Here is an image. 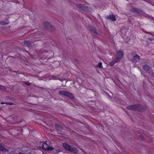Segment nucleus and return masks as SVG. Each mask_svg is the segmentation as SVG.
I'll return each mask as SVG.
<instances>
[{
	"mask_svg": "<svg viewBox=\"0 0 154 154\" xmlns=\"http://www.w3.org/2000/svg\"><path fill=\"white\" fill-rule=\"evenodd\" d=\"M63 147L66 149L74 153H76L78 152V149L76 148L73 147L67 143H64L63 144Z\"/></svg>",
	"mask_w": 154,
	"mask_h": 154,
	"instance_id": "1",
	"label": "nucleus"
},
{
	"mask_svg": "<svg viewBox=\"0 0 154 154\" xmlns=\"http://www.w3.org/2000/svg\"><path fill=\"white\" fill-rule=\"evenodd\" d=\"M59 93L61 95H64L71 98H73V96L68 91L63 90L59 91Z\"/></svg>",
	"mask_w": 154,
	"mask_h": 154,
	"instance_id": "2",
	"label": "nucleus"
},
{
	"mask_svg": "<svg viewBox=\"0 0 154 154\" xmlns=\"http://www.w3.org/2000/svg\"><path fill=\"white\" fill-rule=\"evenodd\" d=\"M143 68L145 71L149 73L150 75H153V72L152 69L149 65L145 64L143 66Z\"/></svg>",
	"mask_w": 154,
	"mask_h": 154,
	"instance_id": "3",
	"label": "nucleus"
},
{
	"mask_svg": "<svg viewBox=\"0 0 154 154\" xmlns=\"http://www.w3.org/2000/svg\"><path fill=\"white\" fill-rule=\"evenodd\" d=\"M76 6L78 8L84 11H88L89 7L84 5L77 4L76 5Z\"/></svg>",
	"mask_w": 154,
	"mask_h": 154,
	"instance_id": "4",
	"label": "nucleus"
},
{
	"mask_svg": "<svg viewBox=\"0 0 154 154\" xmlns=\"http://www.w3.org/2000/svg\"><path fill=\"white\" fill-rule=\"evenodd\" d=\"M137 106L136 110L139 112H143L146 110V107L145 106L140 104H137Z\"/></svg>",
	"mask_w": 154,
	"mask_h": 154,
	"instance_id": "5",
	"label": "nucleus"
},
{
	"mask_svg": "<svg viewBox=\"0 0 154 154\" xmlns=\"http://www.w3.org/2000/svg\"><path fill=\"white\" fill-rule=\"evenodd\" d=\"M44 26L45 28L47 30H51V29L53 26L51 24L48 22H45L44 23Z\"/></svg>",
	"mask_w": 154,
	"mask_h": 154,
	"instance_id": "6",
	"label": "nucleus"
},
{
	"mask_svg": "<svg viewBox=\"0 0 154 154\" xmlns=\"http://www.w3.org/2000/svg\"><path fill=\"white\" fill-rule=\"evenodd\" d=\"M117 57L115 60H120L123 57V52L122 51H120L117 54Z\"/></svg>",
	"mask_w": 154,
	"mask_h": 154,
	"instance_id": "7",
	"label": "nucleus"
},
{
	"mask_svg": "<svg viewBox=\"0 0 154 154\" xmlns=\"http://www.w3.org/2000/svg\"><path fill=\"white\" fill-rule=\"evenodd\" d=\"M42 149L45 150H48L49 151L52 150L53 149L52 147H50L45 143H44Z\"/></svg>",
	"mask_w": 154,
	"mask_h": 154,
	"instance_id": "8",
	"label": "nucleus"
},
{
	"mask_svg": "<svg viewBox=\"0 0 154 154\" xmlns=\"http://www.w3.org/2000/svg\"><path fill=\"white\" fill-rule=\"evenodd\" d=\"M137 104L131 105L126 107V108L127 109L129 110H136Z\"/></svg>",
	"mask_w": 154,
	"mask_h": 154,
	"instance_id": "9",
	"label": "nucleus"
},
{
	"mask_svg": "<svg viewBox=\"0 0 154 154\" xmlns=\"http://www.w3.org/2000/svg\"><path fill=\"white\" fill-rule=\"evenodd\" d=\"M140 59V57L138 55H135L134 56L133 58L131 59V61L133 63H136L139 61Z\"/></svg>",
	"mask_w": 154,
	"mask_h": 154,
	"instance_id": "10",
	"label": "nucleus"
},
{
	"mask_svg": "<svg viewBox=\"0 0 154 154\" xmlns=\"http://www.w3.org/2000/svg\"><path fill=\"white\" fill-rule=\"evenodd\" d=\"M115 16L113 14L109 15L106 17V18L108 20H110L112 21H115L116 20Z\"/></svg>",
	"mask_w": 154,
	"mask_h": 154,
	"instance_id": "11",
	"label": "nucleus"
},
{
	"mask_svg": "<svg viewBox=\"0 0 154 154\" xmlns=\"http://www.w3.org/2000/svg\"><path fill=\"white\" fill-rule=\"evenodd\" d=\"M24 43L25 45L28 47L29 48H32V46L31 43L30 41H24Z\"/></svg>",
	"mask_w": 154,
	"mask_h": 154,
	"instance_id": "12",
	"label": "nucleus"
},
{
	"mask_svg": "<svg viewBox=\"0 0 154 154\" xmlns=\"http://www.w3.org/2000/svg\"><path fill=\"white\" fill-rule=\"evenodd\" d=\"M0 150L2 151L4 153L8 152L9 151L8 150L5 149L1 144H0Z\"/></svg>",
	"mask_w": 154,
	"mask_h": 154,
	"instance_id": "13",
	"label": "nucleus"
},
{
	"mask_svg": "<svg viewBox=\"0 0 154 154\" xmlns=\"http://www.w3.org/2000/svg\"><path fill=\"white\" fill-rule=\"evenodd\" d=\"M55 127L56 129L59 131H61L63 129L62 126L59 124H56L55 125Z\"/></svg>",
	"mask_w": 154,
	"mask_h": 154,
	"instance_id": "14",
	"label": "nucleus"
},
{
	"mask_svg": "<svg viewBox=\"0 0 154 154\" xmlns=\"http://www.w3.org/2000/svg\"><path fill=\"white\" fill-rule=\"evenodd\" d=\"M89 29L90 30L92 31L93 32L97 34V33L96 31V30L95 28H93L92 26H89Z\"/></svg>",
	"mask_w": 154,
	"mask_h": 154,
	"instance_id": "15",
	"label": "nucleus"
},
{
	"mask_svg": "<svg viewBox=\"0 0 154 154\" xmlns=\"http://www.w3.org/2000/svg\"><path fill=\"white\" fill-rule=\"evenodd\" d=\"M9 22L8 19L6 20V21H2L0 22V24L2 25H5L8 24Z\"/></svg>",
	"mask_w": 154,
	"mask_h": 154,
	"instance_id": "16",
	"label": "nucleus"
},
{
	"mask_svg": "<svg viewBox=\"0 0 154 154\" xmlns=\"http://www.w3.org/2000/svg\"><path fill=\"white\" fill-rule=\"evenodd\" d=\"M0 89L3 91H7L5 87L2 85H0Z\"/></svg>",
	"mask_w": 154,
	"mask_h": 154,
	"instance_id": "17",
	"label": "nucleus"
},
{
	"mask_svg": "<svg viewBox=\"0 0 154 154\" xmlns=\"http://www.w3.org/2000/svg\"><path fill=\"white\" fill-rule=\"evenodd\" d=\"M139 9L137 8H133L131 9V11L134 13H138Z\"/></svg>",
	"mask_w": 154,
	"mask_h": 154,
	"instance_id": "18",
	"label": "nucleus"
},
{
	"mask_svg": "<svg viewBox=\"0 0 154 154\" xmlns=\"http://www.w3.org/2000/svg\"><path fill=\"white\" fill-rule=\"evenodd\" d=\"M115 60L114 61H111L109 65L111 66H113L116 62H117L118 60Z\"/></svg>",
	"mask_w": 154,
	"mask_h": 154,
	"instance_id": "19",
	"label": "nucleus"
},
{
	"mask_svg": "<svg viewBox=\"0 0 154 154\" xmlns=\"http://www.w3.org/2000/svg\"><path fill=\"white\" fill-rule=\"evenodd\" d=\"M41 52L44 55H46V57H47V56H48V53L45 51L42 50Z\"/></svg>",
	"mask_w": 154,
	"mask_h": 154,
	"instance_id": "20",
	"label": "nucleus"
},
{
	"mask_svg": "<svg viewBox=\"0 0 154 154\" xmlns=\"http://www.w3.org/2000/svg\"><path fill=\"white\" fill-rule=\"evenodd\" d=\"M44 143L42 142H40L39 144V147L41 148H42Z\"/></svg>",
	"mask_w": 154,
	"mask_h": 154,
	"instance_id": "21",
	"label": "nucleus"
},
{
	"mask_svg": "<svg viewBox=\"0 0 154 154\" xmlns=\"http://www.w3.org/2000/svg\"><path fill=\"white\" fill-rule=\"evenodd\" d=\"M97 66L99 68H102L103 67V66L102 65V63H98V64L97 65Z\"/></svg>",
	"mask_w": 154,
	"mask_h": 154,
	"instance_id": "22",
	"label": "nucleus"
},
{
	"mask_svg": "<svg viewBox=\"0 0 154 154\" xmlns=\"http://www.w3.org/2000/svg\"><path fill=\"white\" fill-rule=\"evenodd\" d=\"M137 13L140 14H144V12L143 11L140 9H139Z\"/></svg>",
	"mask_w": 154,
	"mask_h": 154,
	"instance_id": "23",
	"label": "nucleus"
},
{
	"mask_svg": "<svg viewBox=\"0 0 154 154\" xmlns=\"http://www.w3.org/2000/svg\"><path fill=\"white\" fill-rule=\"evenodd\" d=\"M56 151L57 152V154H63L64 153L63 151L60 150H57Z\"/></svg>",
	"mask_w": 154,
	"mask_h": 154,
	"instance_id": "24",
	"label": "nucleus"
},
{
	"mask_svg": "<svg viewBox=\"0 0 154 154\" xmlns=\"http://www.w3.org/2000/svg\"><path fill=\"white\" fill-rule=\"evenodd\" d=\"M4 103H4V102H2V103H1V104H4ZM5 104H9L10 105H12L14 104L12 103H5Z\"/></svg>",
	"mask_w": 154,
	"mask_h": 154,
	"instance_id": "25",
	"label": "nucleus"
},
{
	"mask_svg": "<svg viewBox=\"0 0 154 154\" xmlns=\"http://www.w3.org/2000/svg\"><path fill=\"white\" fill-rule=\"evenodd\" d=\"M24 83L28 86H30V83H28L27 82H25Z\"/></svg>",
	"mask_w": 154,
	"mask_h": 154,
	"instance_id": "26",
	"label": "nucleus"
},
{
	"mask_svg": "<svg viewBox=\"0 0 154 154\" xmlns=\"http://www.w3.org/2000/svg\"><path fill=\"white\" fill-rule=\"evenodd\" d=\"M146 17H149V18H151V17L150 16H149V15H148L147 14V15Z\"/></svg>",
	"mask_w": 154,
	"mask_h": 154,
	"instance_id": "27",
	"label": "nucleus"
},
{
	"mask_svg": "<svg viewBox=\"0 0 154 154\" xmlns=\"http://www.w3.org/2000/svg\"><path fill=\"white\" fill-rule=\"evenodd\" d=\"M130 54L132 56H133L134 55V53H131Z\"/></svg>",
	"mask_w": 154,
	"mask_h": 154,
	"instance_id": "28",
	"label": "nucleus"
},
{
	"mask_svg": "<svg viewBox=\"0 0 154 154\" xmlns=\"http://www.w3.org/2000/svg\"><path fill=\"white\" fill-rule=\"evenodd\" d=\"M52 55L51 56H50V57H47V58H49V59L51 58V57H52Z\"/></svg>",
	"mask_w": 154,
	"mask_h": 154,
	"instance_id": "29",
	"label": "nucleus"
},
{
	"mask_svg": "<svg viewBox=\"0 0 154 154\" xmlns=\"http://www.w3.org/2000/svg\"><path fill=\"white\" fill-rule=\"evenodd\" d=\"M145 32L146 33H148V34H150V32Z\"/></svg>",
	"mask_w": 154,
	"mask_h": 154,
	"instance_id": "30",
	"label": "nucleus"
},
{
	"mask_svg": "<svg viewBox=\"0 0 154 154\" xmlns=\"http://www.w3.org/2000/svg\"><path fill=\"white\" fill-rule=\"evenodd\" d=\"M148 39L149 40H150L151 41H152V39L150 38H148Z\"/></svg>",
	"mask_w": 154,
	"mask_h": 154,
	"instance_id": "31",
	"label": "nucleus"
},
{
	"mask_svg": "<svg viewBox=\"0 0 154 154\" xmlns=\"http://www.w3.org/2000/svg\"><path fill=\"white\" fill-rule=\"evenodd\" d=\"M51 53L52 54H53V53H52V52H51Z\"/></svg>",
	"mask_w": 154,
	"mask_h": 154,
	"instance_id": "32",
	"label": "nucleus"
}]
</instances>
